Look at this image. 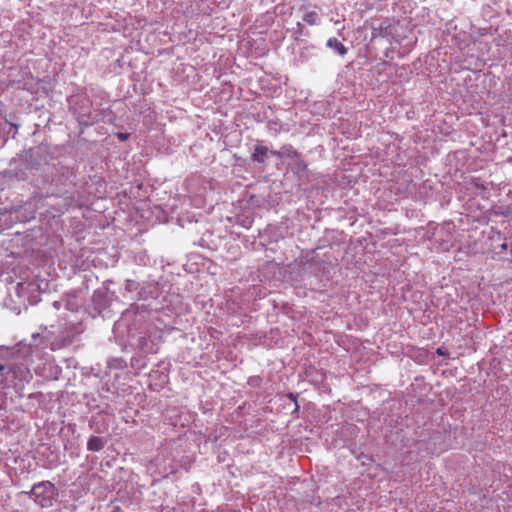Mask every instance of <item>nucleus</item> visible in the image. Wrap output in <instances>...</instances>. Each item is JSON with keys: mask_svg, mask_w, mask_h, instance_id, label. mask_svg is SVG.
Returning a JSON list of instances; mask_svg holds the SVG:
<instances>
[{"mask_svg": "<svg viewBox=\"0 0 512 512\" xmlns=\"http://www.w3.org/2000/svg\"><path fill=\"white\" fill-rule=\"evenodd\" d=\"M73 330L66 335L55 336V332L46 327L42 332L33 333L31 340H23L13 346L0 345V376L6 377L16 393L21 395L24 386L33 379L34 373L46 380H57L62 368L58 366L47 348L59 350L71 344L79 331L75 322H71Z\"/></svg>", "mask_w": 512, "mask_h": 512, "instance_id": "f257e3e1", "label": "nucleus"}, {"mask_svg": "<svg viewBox=\"0 0 512 512\" xmlns=\"http://www.w3.org/2000/svg\"><path fill=\"white\" fill-rule=\"evenodd\" d=\"M69 108L77 119L79 125L90 126L92 114V101L86 91L77 89L68 98Z\"/></svg>", "mask_w": 512, "mask_h": 512, "instance_id": "f03ea898", "label": "nucleus"}, {"mask_svg": "<svg viewBox=\"0 0 512 512\" xmlns=\"http://www.w3.org/2000/svg\"><path fill=\"white\" fill-rule=\"evenodd\" d=\"M82 305L83 301L76 293H69L61 300L53 302V307L56 310L65 309L70 312L73 317V319H71L70 316L65 318L64 331H61L59 335H66L70 330H73V325H71V322H75L79 329L76 334L81 332L80 319L77 317L76 313L79 311Z\"/></svg>", "mask_w": 512, "mask_h": 512, "instance_id": "7ed1b4c3", "label": "nucleus"}, {"mask_svg": "<svg viewBox=\"0 0 512 512\" xmlns=\"http://www.w3.org/2000/svg\"><path fill=\"white\" fill-rule=\"evenodd\" d=\"M24 494L40 507L49 508L57 497V489L50 481H42L34 484L32 489Z\"/></svg>", "mask_w": 512, "mask_h": 512, "instance_id": "20e7f679", "label": "nucleus"}, {"mask_svg": "<svg viewBox=\"0 0 512 512\" xmlns=\"http://www.w3.org/2000/svg\"><path fill=\"white\" fill-rule=\"evenodd\" d=\"M400 25L397 22L386 18L377 26H372V38H388L390 42L401 43L405 36L399 31Z\"/></svg>", "mask_w": 512, "mask_h": 512, "instance_id": "39448f33", "label": "nucleus"}, {"mask_svg": "<svg viewBox=\"0 0 512 512\" xmlns=\"http://www.w3.org/2000/svg\"><path fill=\"white\" fill-rule=\"evenodd\" d=\"M113 294L108 288L102 287L94 291L92 303L97 314L102 317H110Z\"/></svg>", "mask_w": 512, "mask_h": 512, "instance_id": "423d86ee", "label": "nucleus"}, {"mask_svg": "<svg viewBox=\"0 0 512 512\" xmlns=\"http://www.w3.org/2000/svg\"><path fill=\"white\" fill-rule=\"evenodd\" d=\"M275 155L278 160L282 163L286 162L293 170L303 171L306 168L299 153L291 146H283L280 150H276Z\"/></svg>", "mask_w": 512, "mask_h": 512, "instance_id": "0eeeda50", "label": "nucleus"}, {"mask_svg": "<svg viewBox=\"0 0 512 512\" xmlns=\"http://www.w3.org/2000/svg\"><path fill=\"white\" fill-rule=\"evenodd\" d=\"M275 153L276 150H271L263 144H257L252 153V160L261 165H265L268 159L271 157H276Z\"/></svg>", "mask_w": 512, "mask_h": 512, "instance_id": "6e6552de", "label": "nucleus"}, {"mask_svg": "<svg viewBox=\"0 0 512 512\" xmlns=\"http://www.w3.org/2000/svg\"><path fill=\"white\" fill-rule=\"evenodd\" d=\"M131 317H132V311L127 310L126 312H123L121 318L115 322L114 329L117 331H120L124 328H127L129 338L134 339V334L132 333V328L128 324Z\"/></svg>", "mask_w": 512, "mask_h": 512, "instance_id": "1a4fd4ad", "label": "nucleus"}, {"mask_svg": "<svg viewBox=\"0 0 512 512\" xmlns=\"http://www.w3.org/2000/svg\"><path fill=\"white\" fill-rule=\"evenodd\" d=\"M326 46L334 50V52L340 56L346 55L348 51L344 44L335 37L329 38L326 42Z\"/></svg>", "mask_w": 512, "mask_h": 512, "instance_id": "9d476101", "label": "nucleus"}, {"mask_svg": "<svg viewBox=\"0 0 512 512\" xmlns=\"http://www.w3.org/2000/svg\"><path fill=\"white\" fill-rule=\"evenodd\" d=\"M106 441L98 436H91L87 442V450L98 452L104 448Z\"/></svg>", "mask_w": 512, "mask_h": 512, "instance_id": "9b49d317", "label": "nucleus"}, {"mask_svg": "<svg viewBox=\"0 0 512 512\" xmlns=\"http://www.w3.org/2000/svg\"><path fill=\"white\" fill-rule=\"evenodd\" d=\"M303 21L309 25H318L320 23V17L317 12L309 11L304 14Z\"/></svg>", "mask_w": 512, "mask_h": 512, "instance_id": "f8f14e48", "label": "nucleus"}, {"mask_svg": "<svg viewBox=\"0 0 512 512\" xmlns=\"http://www.w3.org/2000/svg\"><path fill=\"white\" fill-rule=\"evenodd\" d=\"M135 345L144 352H152V349L147 347L146 339L142 336L137 338V343H135Z\"/></svg>", "mask_w": 512, "mask_h": 512, "instance_id": "ddd939ff", "label": "nucleus"}, {"mask_svg": "<svg viewBox=\"0 0 512 512\" xmlns=\"http://www.w3.org/2000/svg\"><path fill=\"white\" fill-rule=\"evenodd\" d=\"M138 288V283L133 281V280H127L126 283H125V290L127 292H132V291H135L137 290Z\"/></svg>", "mask_w": 512, "mask_h": 512, "instance_id": "4468645a", "label": "nucleus"}, {"mask_svg": "<svg viewBox=\"0 0 512 512\" xmlns=\"http://www.w3.org/2000/svg\"><path fill=\"white\" fill-rule=\"evenodd\" d=\"M118 137L121 141H125L129 138V134L128 133H119Z\"/></svg>", "mask_w": 512, "mask_h": 512, "instance_id": "2eb2a0df", "label": "nucleus"}, {"mask_svg": "<svg viewBox=\"0 0 512 512\" xmlns=\"http://www.w3.org/2000/svg\"><path fill=\"white\" fill-rule=\"evenodd\" d=\"M3 378L6 379V377H3ZM6 385H10L11 386L10 381L5 380V383H4V380L0 381V387H4Z\"/></svg>", "mask_w": 512, "mask_h": 512, "instance_id": "dca6fc26", "label": "nucleus"}, {"mask_svg": "<svg viewBox=\"0 0 512 512\" xmlns=\"http://www.w3.org/2000/svg\"><path fill=\"white\" fill-rule=\"evenodd\" d=\"M297 27H298V32L302 33L304 26L301 23H297Z\"/></svg>", "mask_w": 512, "mask_h": 512, "instance_id": "f3484780", "label": "nucleus"}, {"mask_svg": "<svg viewBox=\"0 0 512 512\" xmlns=\"http://www.w3.org/2000/svg\"><path fill=\"white\" fill-rule=\"evenodd\" d=\"M111 512H122L119 506H116Z\"/></svg>", "mask_w": 512, "mask_h": 512, "instance_id": "a211bd4d", "label": "nucleus"}, {"mask_svg": "<svg viewBox=\"0 0 512 512\" xmlns=\"http://www.w3.org/2000/svg\"><path fill=\"white\" fill-rule=\"evenodd\" d=\"M507 248H508L507 243H503V244L501 245V249H502V250H506Z\"/></svg>", "mask_w": 512, "mask_h": 512, "instance_id": "6ab92c4d", "label": "nucleus"}, {"mask_svg": "<svg viewBox=\"0 0 512 512\" xmlns=\"http://www.w3.org/2000/svg\"><path fill=\"white\" fill-rule=\"evenodd\" d=\"M10 128H14V129H17L19 128L17 124H11V127Z\"/></svg>", "mask_w": 512, "mask_h": 512, "instance_id": "aec40b11", "label": "nucleus"}, {"mask_svg": "<svg viewBox=\"0 0 512 512\" xmlns=\"http://www.w3.org/2000/svg\"><path fill=\"white\" fill-rule=\"evenodd\" d=\"M34 128L39 129V128H41V125L40 124H35Z\"/></svg>", "mask_w": 512, "mask_h": 512, "instance_id": "412c9836", "label": "nucleus"}, {"mask_svg": "<svg viewBox=\"0 0 512 512\" xmlns=\"http://www.w3.org/2000/svg\"><path fill=\"white\" fill-rule=\"evenodd\" d=\"M19 286H20L21 289H23L24 283H20Z\"/></svg>", "mask_w": 512, "mask_h": 512, "instance_id": "4be33fe9", "label": "nucleus"}, {"mask_svg": "<svg viewBox=\"0 0 512 512\" xmlns=\"http://www.w3.org/2000/svg\"><path fill=\"white\" fill-rule=\"evenodd\" d=\"M437 352L438 354H443V351H441V349H438Z\"/></svg>", "mask_w": 512, "mask_h": 512, "instance_id": "5701e85b", "label": "nucleus"}, {"mask_svg": "<svg viewBox=\"0 0 512 512\" xmlns=\"http://www.w3.org/2000/svg\"><path fill=\"white\" fill-rule=\"evenodd\" d=\"M28 286L34 287L35 284L34 283H29Z\"/></svg>", "mask_w": 512, "mask_h": 512, "instance_id": "b1692460", "label": "nucleus"}]
</instances>
